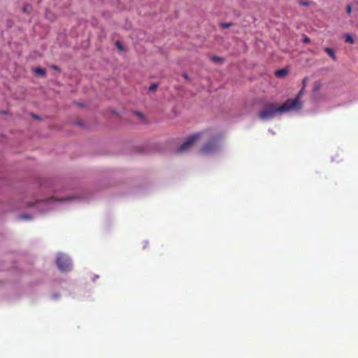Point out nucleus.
<instances>
[{"label": "nucleus", "instance_id": "obj_1", "mask_svg": "<svg viewBox=\"0 0 358 358\" xmlns=\"http://www.w3.org/2000/svg\"><path fill=\"white\" fill-rule=\"evenodd\" d=\"M302 94V90L299 92L294 99H287L281 106H276L274 103H266L259 113L260 119L266 120L275 117L277 114H282L289 111H296L302 108V102L300 96Z\"/></svg>", "mask_w": 358, "mask_h": 358}, {"label": "nucleus", "instance_id": "obj_2", "mask_svg": "<svg viewBox=\"0 0 358 358\" xmlns=\"http://www.w3.org/2000/svg\"><path fill=\"white\" fill-rule=\"evenodd\" d=\"M56 264L61 271H69L71 268V262L70 259L64 254H58Z\"/></svg>", "mask_w": 358, "mask_h": 358}, {"label": "nucleus", "instance_id": "obj_3", "mask_svg": "<svg viewBox=\"0 0 358 358\" xmlns=\"http://www.w3.org/2000/svg\"><path fill=\"white\" fill-rule=\"evenodd\" d=\"M218 137L213 136L203 145L201 148V152L208 155L215 152L218 148Z\"/></svg>", "mask_w": 358, "mask_h": 358}, {"label": "nucleus", "instance_id": "obj_4", "mask_svg": "<svg viewBox=\"0 0 358 358\" xmlns=\"http://www.w3.org/2000/svg\"><path fill=\"white\" fill-rule=\"evenodd\" d=\"M201 136V133H197L189 136L178 149V152H182L189 150L200 138Z\"/></svg>", "mask_w": 358, "mask_h": 358}, {"label": "nucleus", "instance_id": "obj_5", "mask_svg": "<svg viewBox=\"0 0 358 358\" xmlns=\"http://www.w3.org/2000/svg\"><path fill=\"white\" fill-rule=\"evenodd\" d=\"M324 51L328 54V55L334 61H336L337 58L335 55L334 50L331 48H325Z\"/></svg>", "mask_w": 358, "mask_h": 358}, {"label": "nucleus", "instance_id": "obj_6", "mask_svg": "<svg viewBox=\"0 0 358 358\" xmlns=\"http://www.w3.org/2000/svg\"><path fill=\"white\" fill-rule=\"evenodd\" d=\"M287 74V70L285 69H278L275 71V75L278 78L285 77Z\"/></svg>", "mask_w": 358, "mask_h": 358}, {"label": "nucleus", "instance_id": "obj_7", "mask_svg": "<svg viewBox=\"0 0 358 358\" xmlns=\"http://www.w3.org/2000/svg\"><path fill=\"white\" fill-rule=\"evenodd\" d=\"M34 72L38 74V75H40V76H45V70L43 69H41L40 67H37L34 70Z\"/></svg>", "mask_w": 358, "mask_h": 358}, {"label": "nucleus", "instance_id": "obj_8", "mask_svg": "<svg viewBox=\"0 0 358 358\" xmlns=\"http://www.w3.org/2000/svg\"><path fill=\"white\" fill-rule=\"evenodd\" d=\"M345 42L349 43L350 44L355 43V40L351 34H346Z\"/></svg>", "mask_w": 358, "mask_h": 358}, {"label": "nucleus", "instance_id": "obj_9", "mask_svg": "<svg viewBox=\"0 0 358 358\" xmlns=\"http://www.w3.org/2000/svg\"><path fill=\"white\" fill-rule=\"evenodd\" d=\"M321 87H322V84L320 82H315L314 83L313 90L315 92L319 91L320 90Z\"/></svg>", "mask_w": 358, "mask_h": 358}, {"label": "nucleus", "instance_id": "obj_10", "mask_svg": "<svg viewBox=\"0 0 358 358\" xmlns=\"http://www.w3.org/2000/svg\"><path fill=\"white\" fill-rule=\"evenodd\" d=\"M211 60L214 62H223V59L222 57H217V56H213L211 57Z\"/></svg>", "mask_w": 358, "mask_h": 358}, {"label": "nucleus", "instance_id": "obj_11", "mask_svg": "<svg viewBox=\"0 0 358 358\" xmlns=\"http://www.w3.org/2000/svg\"><path fill=\"white\" fill-rule=\"evenodd\" d=\"M231 25H232V23H231V22H223L220 24V26L222 28H228V27H230Z\"/></svg>", "mask_w": 358, "mask_h": 358}, {"label": "nucleus", "instance_id": "obj_12", "mask_svg": "<svg viewBox=\"0 0 358 358\" xmlns=\"http://www.w3.org/2000/svg\"><path fill=\"white\" fill-rule=\"evenodd\" d=\"M352 11V5L350 3L348 4L347 8H346V12L348 13V14H351Z\"/></svg>", "mask_w": 358, "mask_h": 358}, {"label": "nucleus", "instance_id": "obj_13", "mask_svg": "<svg viewBox=\"0 0 358 358\" xmlns=\"http://www.w3.org/2000/svg\"><path fill=\"white\" fill-rule=\"evenodd\" d=\"M157 88V84H152L149 87V90L150 91H155Z\"/></svg>", "mask_w": 358, "mask_h": 358}, {"label": "nucleus", "instance_id": "obj_14", "mask_svg": "<svg viewBox=\"0 0 358 358\" xmlns=\"http://www.w3.org/2000/svg\"><path fill=\"white\" fill-rule=\"evenodd\" d=\"M134 115H137L138 117H141L142 120H143V119H144V116H143V115L141 113H140V112L135 111V112L134 113Z\"/></svg>", "mask_w": 358, "mask_h": 358}, {"label": "nucleus", "instance_id": "obj_15", "mask_svg": "<svg viewBox=\"0 0 358 358\" xmlns=\"http://www.w3.org/2000/svg\"><path fill=\"white\" fill-rule=\"evenodd\" d=\"M308 81V78L306 77L303 79L302 84H303V89L306 87V83Z\"/></svg>", "mask_w": 358, "mask_h": 358}, {"label": "nucleus", "instance_id": "obj_16", "mask_svg": "<svg viewBox=\"0 0 358 358\" xmlns=\"http://www.w3.org/2000/svg\"><path fill=\"white\" fill-rule=\"evenodd\" d=\"M20 218L21 219H25V220H28V219H30L31 217L28 215H20Z\"/></svg>", "mask_w": 358, "mask_h": 358}, {"label": "nucleus", "instance_id": "obj_17", "mask_svg": "<svg viewBox=\"0 0 358 358\" xmlns=\"http://www.w3.org/2000/svg\"><path fill=\"white\" fill-rule=\"evenodd\" d=\"M116 45H117V47L120 49V50H122L123 47L122 45V44L120 43V42H117L116 43Z\"/></svg>", "mask_w": 358, "mask_h": 358}, {"label": "nucleus", "instance_id": "obj_18", "mask_svg": "<svg viewBox=\"0 0 358 358\" xmlns=\"http://www.w3.org/2000/svg\"><path fill=\"white\" fill-rule=\"evenodd\" d=\"M303 42H304V43H308V42H310V38H309L308 37H307V36L304 37V38H303Z\"/></svg>", "mask_w": 358, "mask_h": 358}, {"label": "nucleus", "instance_id": "obj_19", "mask_svg": "<svg viewBox=\"0 0 358 358\" xmlns=\"http://www.w3.org/2000/svg\"><path fill=\"white\" fill-rule=\"evenodd\" d=\"M301 4L303 5V6H308L309 3L308 1L307 2H301Z\"/></svg>", "mask_w": 358, "mask_h": 358}, {"label": "nucleus", "instance_id": "obj_20", "mask_svg": "<svg viewBox=\"0 0 358 358\" xmlns=\"http://www.w3.org/2000/svg\"><path fill=\"white\" fill-rule=\"evenodd\" d=\"M183 77H184L186 80H188V79H189V76H188V75H187V73H185L183 74Z\"/></svg>", "mask_w": 358, "mask_h": 358}, {"label": "nucleus", "instance_id": "obj_21", "mask_svg": "<svg viewBox=\"0 0 358 358\" xmlns=\"http://www.w3.org/2000/svg\"><path fill=\"white\" fill-rule=\"evenodd\" d=\"M23 11L24 12H27V8L25 6L23 8Z\"/></svg>", "mask_w": 358, "mask_h": 358}, {"label": "nucleus", "instance_id": "obj_22", "mask_svg": "<svg viewBox=\"0 0 358 358\" xmlns=\"http://www.w3.org/2000/svg\"><path fill=\"white\" fill-rule=\"evenodd\" d=\"M357 3H358V0H357Z\"/></svg>", "mask_w": 358, "mask_h": 358}]
</instances>
